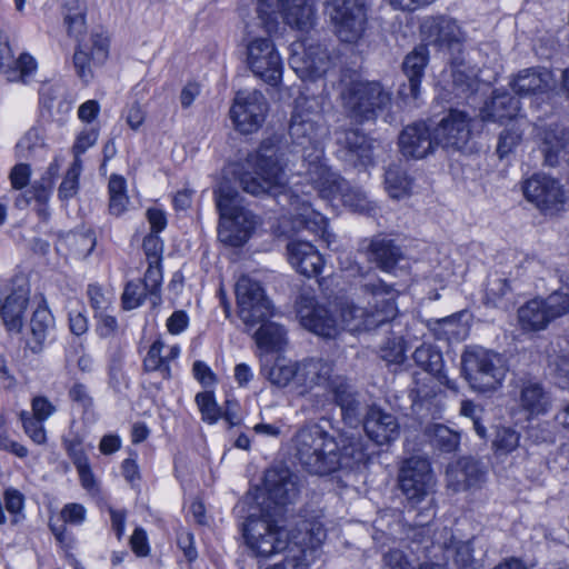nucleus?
Instances as JSON below:
<instances>
[{"label":"nucleus","mask_w":569,"mask_h":569,"mask_svg":"<svg viewBox=\"0 0 569 569\" xmlns=\"http://www.w3.org/2000/svg\"><path fill=\"white\" fill-rule=\"evenodd\" d=\"M291 266L301 274L310 278L318 276L323 266V259L315 246L305 240L290 241L287 244Z\"/></svg>","instance_id":"obj_29"},{"label":"nucleus","mask_w":569,"mask_h":569,"mask_svg":"<svg viewBox=\"0 0 569 569\" xmlns=\"http://www.w3.org/2000/svg\"><path fill=\"white\" fill-rule=\"evenodd\" d=\"M31 170L27 163H18L10 171V182L13 189L21 190L29 183Z\"/></svg>","instance_id":"obj_64"},{"label":"nucleus","mask_w":569,"mask_h":569,"mask_svg":"<svg viewBox=\"0 0 569 569\" xmlns=\"http://www.w3.org/2000/svg\"><path fill=\"white\" fill-rule=\"evenodd\" d=\"M79 475V480L84 490L90 495H98L100 492L99 483L91 470L90 463L87 462L76 468Z\"/></svg>","instance_id":"obj_63"},{"label":"nucleus","mask_w":569,"mask_h":569,"mask_svg":"<svg viewBox=\"0 0 569 569\" xmlns=\"http://www.w3.org/2000/svg\"><path fill=\"white\" fill-rule=\"evenodd\" d=\"M263 488L268 500L278 507L292 503L299 496V478L284 465L270 467L263 479Z\"/></svg>","instance_id":"obj_18"},{"label":"nucleus","mask_w":569,"mask_h":569,"mask_svg":"<svg viewBox=\"0 0 569 569\" xmlns=\"http://www.w3.org/2000/svg\"><path fill=\"white\" fill-rule=\"evenodd\" d=\"M521 407L530 415H543L550 407V396L541 383L525 382L520 391Z\"/></svg>","instance_id":"obj_37"},{"label":"nucleus","mask_w":569,"mask_h":569,"mask_svg":"<svg viewBox=\"0 0 569 569\" xmlns=\"http://www.w3.org/2000/svg\"><path fill=\"white\" fill-rule=\"evenodd\" d=\"M412 358L418 367L433 376L441 385L451 390L457 389L456 382L449 379L443 370V357L437 347L422 343L415 350Z\"/></svg>","instance_id":"obj_32"},{"label":"nucleus","mask_w":569,"mask_h":569,"mask_svg":"<svg viewBox=\"0 0 569 569\" xmlns=\"http://www.w3.org/2000/svg\"><path fill=\"white\" fill-rule=\"evenodd\" d=\"M413 179L399 164H390L385 172V186L392 199H403L411 194Z\"/></svg>","instance_id":"obj_38"},{"label":"nucleus","mask_w":569,"mask_h":569,"mask_svg":"<svg viewBox=\"0 0 569 569\" xmlns=\"http://www.w3.org/2000/svg\"><path fill=\"white\" fill-rule=\"evenodd\" d=\"M369 262L375 263L383 272L397 274L398 271H405L406 261L402 248L389 236L377 234L370 239L366 250Z\"/></svg>","instance_id":"obj_19"},{"label":"nucleus","mask_w":569,"mask_h":569,"mask_svg":"<svg viewBox=\"0 0 569 569\" xmlns=\"http://www.w3.org/2000/svg\"><path fill=\"white\" fill-rule=\"evenodd\" d=\"M278 6L290 27L305 30L312 24L313 7L310 0H278Z\"/></svg>","instance_id":"obj_36"},{"label":"nucleus","mask_w":569,"mask_h":569,"mask_svg":"<svg viewBox=\"0 0 569 569\" xmlns=\"http://www.w3.org/2000/svg\"><path fill=\"white\" fill-rule=\"evenodd\" d=\"M49 193L43 184H34L17 199V206H28L31 200H34L39 206H44L49 200Z\"/></svg>","instance_id":"obj_61"},{"label":"nucleus","mask_w":569,"mask_h":569,"mask_svg":"<svg viewBox=\"0 0 569 569\" xmlns=\"http://www.w3.org/2000/svg\"><path fill=\"white\" fill-rule=\"evenodd\" d=\"M20 419L24 432L32 439L33 442L42 445L46 442V430L43 428V420L33 418L27 411H21Z\"/></svg>","instance_id":"obj_54"},{"label":"nucleus","mask_w":569,"mask_h":569,"mask_svg":"<svg viewBox=\"0 0 569 569\" xmlns=\"http://www.w3.org/2000/svg\"><path fill=\"white\" fill-rule=\"evenodd\" d=\"M298 313L302 326L318 336L335 338L339 332L337 317L326 306L313 303L312 298L301 297Z\"/></svg>","instance_id":"obj_21"},{"label":"nucleus","mask_w":569,"mask_h":569,"mask_svg":"<svg viewBox=\"0 0 569 569\" xmlns=\"http://www.w3.org/2000/svg\"><path fill=\"white\" fill-rule=\"evenodd\" d=\"M147 292L148 290L144 289L143 284L141 286V283L138 282H128L121 297L123 309L132 310L138 308L143 302Z\"/></svg>","instance_id":"obj_55"},{"label":"nucleus","mask_w":569,"mask_h":569,"mask_svg":"<svg viewBox=\"0 0 569 569\" xmlns=\"http://www.w3.org/2000/svg\"><path fill=\"white\" fill-rule=\"evenodd\" d=\"M109 56V39L102 33H92L88 41H79L73 54V67L80 79L89 82L93 74L91 64H102Z\"/></svg>","instance_id":"obj_20"},{"label":"nucleus","mask_w":569,"mask_h":569,"mask_svg":"<svg viewBox=\"0 0 569 569\" xmlns=\"http://www.w3.org/2000/svg\"><path fill=\"white\" fill-rule=\"evenodd\" d=\"M519 111V98L506 90H493L491 98L481 108L480 117L483 121L502 123L505 120L513 119Z\"/></svg>","instance_id":"obj_30"},{"label":"nucleus","mask_w":569,"mask_h":569,"mask_svg":"<svg viewBox=\"0 0 569 569\" xmlns=\"http://www.w3.org/2000/svg\"><path fill=\"white\" fill-rule=\"evenodd\" d=\"M268 111V101L259 90H239L230 108V116L236 129L242 134H250L262 126Z\"/></svg>","instance_id":"obj_15"},{"label":"nucleus","mask_w":569,"mask_h":569,"mask_svg":"<svg viewBox=\"0 0 569 569\" xmlns=\"http://www.w3.org/2000/svg\"><path fill=\"white\" fill-rule=\"evenodd\" d=\"M333 363L322 358H309L298 363V383L306 388L328 385Z\"/></svg>","instance_id":"obj_34"},{"label":"nucleus","mask_w":569,"mask_h":569,"mask_svg":"<svg viewBox=\"0 0 569 569\" xmlns=\"http://www.w3.org/2000/svg\"><path fill=\"white\" fill-rule=\"evenodd\" d=\"M261 370L268 380L277 387H286L292 380L298 382V363L284 358H277L270 367L264 365Z\"/></svg>","instance_id":"obj_39"},{"label":"nucleus","mask_w":569,"mask_h":569,"mask_svg":"<svg viewBox=\"0 0 569 569\" xmlns=\"http://www.w3.org/2000/svg\"><path fill=\"white\" fill-rule=\"evenodd\" d=\"M53 327V317L46 306H39L32 313L30 320V330L32 333L34 346L32 351L41 350L47 338L48 331Z\"/></svg>","instance_id":"obj_42"},{"label":"nucleus","mask_w":569,"mask_h":569,"mask_svg":"<svg viewBox=\"0 0 569 569\" xmlns=\"http://www.w3.org/2000/svg\"><path fill=\"white\" fill-rule=\"evenodd\" d=\"M162 282V269H161V262L158 263H151L148 262V269L144 273L143 282L144 289L148 290V292L151 296H159L160 287Z\"/></svg>","instance_id":"obj_58"},{"label":"nucleus","mask_w":569,"mask_h":569,"mask_svg":"<svg viewBox=\"0 0 569 569\" xmlns=\"http://www.w3.org/2000/svg\"><path fill=\"white\" fill-rule=\"evenodd\" d=\"M297 222L303 229L309 230L316 236H319L321 239L328 241V220L323 214L316 212L313 210H306L298 217Z\"/></svg>","instance_id":"obj_50"},{"label":"nucleus","mask_w":569,"mask_h":569,"mask_svg":"<svg viewBox=\"0 0 569 569\" xmlns=\"http://www.w3.org/2000/svg\"><path fill=\"white\" fill-rule=\"evenodd\" d=\"M64 23L69 36L77 42L84 41L81 37L86 32V6L79 0H71L66 4Z\"/></svg>","instance_id":"obj_43"},{"label":"nucleus","mask_w":569,"mask_h":569,"mask_svg":"<svg viewBox=\"0 0 569 569\" xmlns=\"http://www.w3.org/2000/svg\"><path fill=\"white\" fill-rule=\"evenodd\" d=\"M60 244H66L76 256L87 257L96 246V238L89 232H68L60 238Z\"/></svg>","instance_id":"obj_47"},{"label":"nucleus","mask_w":569,"mask_h":569,"mask_svg":"<svg viewBox=\"0 0 569 569\" xmlns=\"http://www.w3.org/2000/svg\"><path fill=\"white\" fill-rule=\"evenodd\" d=\"M270 517L269 511L261 517L250 515L242 527L248 555L256 559L259 565L274 555L290 549L287 530L277 526Z\"/></svg>","instance_id":"obj_7"},{"label":"nucleus","mask_w":569,"mask_h":569,"mask_svg":"<svg viewBox=\"0 0 569 569\" xmlns=\"http://www.w3.org/2000/svg\"><path fill=\"white\" fill-rule=\"evenodd\" d=\"M327 10L337 37L346 43H356L366 30L365 0H327Z\"/></svg>","instance_id":"obj_12"},{"label":"nucleus","mask_w":569,"mask_h":569,"mask_svg":"<svg viewBox=\"0 0 569 569\" xmlns=\"http://www.w3.org/2000/svg\"><path fill=\"white\" fill-rule=\"evenodd\" d=\"M340 196L345 206L360 213H370L375 207L368 200L366 193L338 174L330 183L322 189L321 198L330 199Z\"/></svg>","instance_id":"obj_28"},{"label":"nucleus","mask_w":569,"mask_h":569,"mask_svg":"<svg viewBox=\"0 0 569 569\" xmlns=\"http://www.w3.org/2000/svg\"><path fill=\"white\" fill-rule=\"evenodd\" d=\"M28 302V291L22 288L13 289L0 299V318L8 331L21 332Z\"/></svg>","instance_id":"obj_31"},{"label":"nucleus","mask_w":569,"mask_h":569,"mask_svg":"<svg viewBox=\"0 0 569 569\" xmlns=\"http://www.w3.org/2000/svg\"><path fill=\"white\" fill-rule=\"evenodd\" d=\"M37 62L29 53H21L14 58L8 39L0 41V70L10 82H28V78L36 71Z\"/></svg>","instance_id":"obj_27"},{"label":"nucleus","mask_w":569,"mask_h":569,"mask_svg":"<svg viewBox=\"0 0 569 569\" xmlns=\"http://www.w3.org/2000/svg\"><path fill=\"white\" fill-rule=\"evenodd\" d=\"M337 153L347 164L357 169H366L373 163L371 144H342Z\"/></svg>","instance_id":"obj_44"},{"label":"nucleus","mask_w":569,"mask_h":569,"mask_svg":"<svg viewBox=\"0 0 569 569\" xmlns=\"http://www.w3.org/2000/svg\"><path fill=\"white\" fill-rule=\"evenodd\" d=\"M323 148L321 144H305L302 149V168L307 181L319 192L338 176L325 162Z\"/></svg>","instance_id":"obj_24"},{"label":"nucleus","mask_w":569,"mask_h":569,"mask_svg":"<svg viewBox=\"0 0 569 569\" xmlns=\"http://www.w3.org/2000/svg\"><path fill=\"white\" fill-rule=\"evenodd\" d=\"M428 61L429 50L426 46H418L406 56L402 62V70L408 79V84H403L399 89V94L403 99L411 98L416 100L419 97L420 83Z\"/></svg>","instance_id":"obj_26"},{"label":"nucleus","mask_w":569,"mask_h":569,"mask_svg":"<svg viewBox=\"0 0 569 569\" xmlns=\"http://www.w3.org/2000/svg\"><path fill=\"white\" fill-rule=\"evenodd\" d=\"M419 32L422 46L447 53L450 66H465L466 36L456 19L446 14L428 16L422 19Z\"/></svg>","instance_id":"obj_8"},{"label":"nucleus","mask_w":569,"mask_h":569,"mask_svg":"<svg viewBox=\"0 0 569 569\" xmlns=\"http://www.w3.org/2000/svg\"><path fill=\"white\" fill-rule=\"evenodd\" d=\"M288 131L291 142H301V140L313 142L316 140L315 122L298 112L292 113Z\"/></svg>","instance_id":"obj_46"},{"label":"nucleus","mask_w":569,"mask_h":569,"mask_svg":"<svg viewBox=\"0 0 569 569\" xmlns=\"http://www.w3.org/2000/svg\"><path fill=\"white\" fill-rule=\"evenodd\" d=\"M360 290L367 299V311L382 309L385 305L383 301L389 298H391L393 306L397 308L396 298L398 297V291L392 284L386 283L375 274L363 278L360 284Z\"/></svg>","instance_id":"obj_35"},{"label":"nucleus","mask_w":569,"mask_h":569,"mask_svg":"<svg viewBox=\"0 0 569 569\" xmlns=\"http://www.w3.org/2000/svg\"><path fill=\"white\" fill-rule=\"evenodd\" d=\"M460 442V435L445 425H436L433 427L432 443L436 448L443 452H453Z\"/></svg>","instance_id":"obj_51"},{"label":"nucleus","mask_w":569,"mask_h":569,"mask_svg":"<svg viewBox=\"0 0 569 569\" xmlns=\"http://www.w3.org/2000/svg\"><path fill=\"white\" fill-rule=\"evenodd\" d=\"M551 72L547 69L529 68L520 71L510 86L518 97L545 92L550 88Z\"/></svg>","instance_id":"obj_33"},{"label":"nucleus","mask_w":569,"mask_h":569,"mask_svg":"<svg viewBox=\"0 0 569 569\" xmlns=\"http://www.w3.org/2000/svg\"><path fill=\"white\" fill-rule=\"evenodd\" d=\"M568 312L569 295L555 291L546 299H531L521 306L517 311L518 325L523 332H537Z\"/></svg>","instance_id":"obj_11"},{"label":"nucleus","mask_w":569,"mask_h":569,"mask_svg":"<svg viewBox=\"0 0 569 569\" xmlns=\"http://www.w3.org/2000/svg\"><path fill=\"white\" fill-rule=\"evenodd\" d=\"M520 435L509 427H500L496 430L492 447L496 452L507 455L518 448Z\"/></svg>","instance_id":"obj_52"},{"label":"nucleus","mask_w":569,"mask_h":569,"mask_svg":"<svg viewBox=\"0 0 569 569\" xmlns=\"http://www.w3.org/2000/svg\"><path fill=\"white\" fill-rule=\"evenodd\" d=\"M164 343L161 340H156L151 345L143 360V369L147 372L159 371L163 379H170V367L166 363V358L161 355Z\"/></svg>","instance_id":"obj_48"},{"label":"nucleus","mask_w":569,"mask_h":569,"mask_svg":"<svg viewBox=\"0 0 569 569\" xmlns=\"http://www.w3.org/2000/svg\"><path fill=\"white\" fill-rule=\"evenodd\" d=\"M142 248L148 262H161L163 242L158 234L149 233L146 236L142 242Z\"/></svg>","instance_id":"obj_59"},{"label":"nucleus","mask_w":569,"mask_h":569,"mask_svg":"<svg viewBox=\"0 0 569 569\" xmlns=\"http://www.w3.org/2000/svg\"><path fill=\"white\" fill-rule=\"evenodd\" d=\"M446 551L453 558V562L460 569H477V560L473 556L472 540L452 541Z\"/></svg>","instance_id":"obj_49"},{"label":"nucleus","mask_w":569,"mask_h":569,"mask_svg":"<svg viewBox=\"0 0 569 569\" xmlns=\"http://www.w3.org/2000/svg\"><path fill=\"white\" fill-rule=\"evenodd\" d=\"M381 358L389 363H401L405 360V347L401 338L388 339L380 347Z\"/></svg>","instance_id":"obj_56"},{"label":"nucleus","mask_w":569,"mask_h":569,"mask_svg":"<svg viewBox=\"0 0 569 569\" xmlns=\"http://www.w3.org/2000/svg\"><path fill=\"white\" fill-rule=\"evenodd\" d=\"M448 477L449 486L455 491L479 489L486 481L487 469L479 459L462 457Z\"/></svg>","instance_id":"obj_25"},{"label":"nucleus","mask_w":569,"mask_h":569,"mask_svg":"<svg viewBox=\"0 0 569 569\" xmlns=\"http://www.w3.org/2000/svg\"><path fill=\"white\" fill-rule=\"evenodd\" d=\"M247 60L251 71L266 83L276 87L282 78V61L269 38H256L247 46Z\"/></svg>","instance_id":"obj_16"},{"label":"nucleus","mask_w":569,"mask_h":569,"mask_svg":"<svg viewBox=\"0 0 569 569\" xmlns=\"http://www.w3.org/2000/svg\"><path fill=\"white\" fill-rule=\"evenodd\" d=\"M99 112V103L96 100H88L79 107V118L87 122L88 126L79 133L76 142H96L99 137V132L91 121L97 117Z\"/></svg>","instance_id":"obj_45"},{"label":"nucleus","mask_w":569,"mask_h":569,"mask_svg":"<svg viewBox=\"0 0 569 569\" xmlns=\"http://www.w3.org/2000/svg\"><path fill=\"white\" fill-rule=\"evenodd\" d=\"M363 429L378 446L390 445L400 437V425L396 416L377 406L369 407L363 418Z\"/></svg>","instance_id":"obj_22"},{"label":"nucleus","mask_w":569,"mask_h":569,"mask_svg":"<svg viewBox=\"0 0 569 569\" xmlns=\"http://www.w3.org/2000/svg\"><path fill=\"white\" fill-rule=\"evenodd\" d=\"M398 488L407 503L416 508L435 492L436 477L427 458L410 457L405 459L397 476Z\"/></svg>","instance_id":"obj_10"},{"label":"nucleus","mask_w":569,"mask_h":569,"mask_svg":"<svg viewBox=\"0 0 569 569\" xmlns=\"http://www.w3.org/2000/svg\"><path fill=\"white\" fill-rule=\"evenodd\" d=\"M196 402L199 407L203 421L212 425L221 418V409L217 405L212 391L197 393Z\"/></svg>","instance_id":"obj_53"},{"label":"nucleus","mask_w":569,"mask_h":569,"mask_svg":"<svg viewBox=\"0 0 569 569\" xmlns=\"http://www.w3.org/2000/svg\"><path fill=\"white\" fill-rule=\"evenodd\" d=\"M508 370L507 359L495 350L471 346L461 355L462 376L478 393H490L501 388Z\"/></svg>","instance_id":"obj_5"},{"label":"nucleus","mask_w":569,"mask_h":569,"mask_svg":"<svg viewBox=\"0 0 569 569\" xmlns=\"http://www.w3.org/2000/svg\"><path fill=\"white\" fill-rule=\"evenodd\" d=\"M469 120L465 112L451 109L439 123L416 121L402 129L398 142H467Z\"/></svg>","instance_id":"obj_9"},{"label":"nucleus","mask_w":569,"mask_h":569,"mask_svg":"<svg viewBox=\"0 0 569 569\" xmlns=\"http://www.w3.org/2000/svg\"><path fill=\"white\" fill-rule=\"evenodd\" d=\"M342 107L357 122L376 120L392 104V92L379 81L351 80L340 91Z\"/></svg>","instance_id":"obj_6"},{"label":"nucleus","mask_w":569,"mask_h":569,"mask_svg":"<svg viewBox=\"0 0 569 569\" xmlns=\"http://www.w3.org/2000/svg\"><path fill=\"white\" fill-rule=\"evenodd\" d=\"M522 191L543 214L553 216L565 209L567 196L563 186L548 174H532L523 182Z\"/></svg>","instance_id":"obj_14"},{"label":"nucleus","mask_w":569,"mask_h":569,"mask_svg":"<svg viewBox=\"0 0 569 569\" xmlns=\"http://www.w3.org/2000/svg\"><path fill=\"white\" fill-rule=\"evenodd\" d=\"M333 402L340 407L343 421L353 426L360 421V401L358 392L345 376H332L327 385Z\"/></svg>","instance_id":"obj_23"},{"label":"nucleus","mask_w":569,"mask_h":569,"mask_svg":"<svg viewBox=\"0 0 569 569\" xmlns=\"http://www.w3.org/2000/svg\"><path fill=\"white\" fill-rule=\"evenodd\" d=\"M86 148L82 144H74V160L67 170L62 182L58 189V196L61 200H69L73 198L79 191V177L82 171L81 160L79 153L83 152Z\"/></svg>","instance_id":"obj_41"},{"label":"nucleus","mask_w":569,"mask_h":569,"mask_svg":"<svg viewBox=\"0 0 569 569\" xmlns=\"http://www.w3.org/2000/svg\"><path fill=\"white\" fill-rule=\"evenodd\" d=\"M336 459L338 466L335 467V472L343 469L351 470L366 462L367 453L359 440H350L342 447L337 443Z\"/></svg>","instance_id":"obj_40"},{"label":"nucleus","mask_w":569,"mask_h":569,"mask_svg":"<svg viewBox=\"0 0 569 569\" xmlns=\"http://www.w3.org/2000/svg\"><path fill=\"white\" fill-rule=\"evenodd\" d=\"M220 221L218 239L229 247H241L250 238L257 224L254 214L242 204L238 190L222 179L213 190Z\"/></svg>","instance_id":"obj_2"},{"label":"nucleus","mask_w":569,"mask_h":569,"mask_svg":"<svg viewBox=\"0 0 569 569\" xmlns=\"http://www.w3.org/2000/svg\"><path fill=\"white\" fill-rule=\"evenodd\" d=\"M382 309L367 311L366 308L346 303L340 309V322L342 328L350 331L373 330L383 323L390 322L398 315V308L392 303L391 298L383 301Z\"/></svg>","instance_id":"obj_17"},{"label":"nucleus","mask_w":569,"mask_h":569,"mask_svg":"<svg viewBox=\"0 0 569 569\" xmlns=\"http://www.w3.org/2000/svg\"><path fill=\"white\" fill-rule=\"evenodd\" d=\"M4 502H6V509L12 515L11 523L17 525L18 523L17 515L23 508V496L21 495L20 491L16 490V489H7L4 491Z\"/></svg>","instance_id":"obj_62"},{"label":"nucleus","mask_w":569,"mask_h":569,"mask_svg":"<svg viewBox=\"0 0 569 569\" xmlns=\"http://www.w3.org/2000/svg\"><path fill=\"white\" fill-rule=\"evenodd\" d=\"M232 172L243 191L253 196L269 193L283 183V166L276 144H260L259 150L249 153Z\"/></svg>","instance_id":"obj_3"},{"label":"nucleus","mask_w":569,"mask_h":569,"mask_svg":"<svg viewBox=\"0 0 569 569\" xmlns=\"http://www.w3.org/2000/svg\"><path fill=\"white\" fill-rule=\"evenodd\" d=\"M543 154V164L548 167H557L561 161H568L569 151L566 144H543L541 150Z\"/></svg>","instance_id":"obj_60"},{"label":"nucleus","mask_w":569,"mask_h":569,"mask_svg":"<svg viewBox=\"0 0 569 569\" xmlns=\"http://www.w3.org/2000/svg\"><path fill=\"white\" fill-rule=\"evenodd\" d=\"M296 458L311 475L328 476L338 466L337 440L319 423L301 427L295 438Z\"/></svg>","instance_id":"obj_4"},{"label":"nucleus","mask_w":569,"mask_h":569,"mask_svg":"<svg viewBox=\"0 0 569 569\" xmlns=\"http://www.w3.org/2000/svg\"><path fill=\"white\" fill-rule=\"evenodd\" d=\"M257 14L261 27L268 32H274L278 27L277 13L267 0H257Z\"/></svg>","instance_id":"obj_57"},{"label":"nucleus","mask_w":569,"mask_h":569,"mask_svg":"<svg viewBox=\"0 0 569 569\" xmlns=\"http://www.w3.org/2000/svg\"><path fill=\"white\" fill-rule=\"evenodd\" d=\"M238 315L247 330L259 326L253 337L259 348L267 351L281 349L287 331L276 322L268 321L272 316V305L261 284L248 276H241L236 283Z\"/></svg>","instance_id":"obj_1"},{"label":"nucleus","mask_w":569,"mask_h":569,"mask_svg":"<svg viewBox=\"0 0 569 569\" xmlns=\"http://www.w3.org/2000/svg\"><path fill=\"white\" fill-rule=\"evenodd\" d=\"M295 46L289 63L301 78L316 79L323 76L338 59L335 48H330L326 41L315 42L307 39Z\"/></svg>","instance_id":"obj_13"}]
</instances>
